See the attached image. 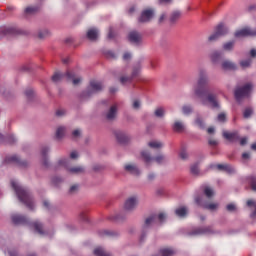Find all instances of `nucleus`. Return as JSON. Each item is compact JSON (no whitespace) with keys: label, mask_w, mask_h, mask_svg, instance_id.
Segmentation results:
<instances>
[{"label":"nucleus","mask_w":256,"mask_h":256,"mask_svg":"<svg viewBox=\"0 0 256 256\" xmlns=\"http://www.w3.org/2000/svg\"><path fill=\"white\" fill-rule=\"evenodd\" d=\"M25 95L28 99H31L34 96V91L32 89H28L25 91Z\"/></svg>","instance_id":"603ef678"},{"label":"nucleus","mask_w":256,"mask_h":256,"mask_svg":"<svg viewBox=\"0 0 256 256\" xmlns=\"http://www.w3.org/2000/svg\"><path fill=\"white\" fill-rule=\"evenodd\" d=\"M209 83V77L205 70H199L197 84L194 87V94L200 99L202 105L210 103L212 108H219L217 96L215 94H207L206 86Z\"/></svg>","instance_id":"f257e3e1"},{"label":"nucleus","mask_w":256,"mask_h":256,"mask_svg":"<svg viewBox=\"0 0 256 256\" xmlns=\"http://www.w3.org/2000/svg\"><path fill=\"white\" fill-rule=\"evenodd\" d=\"M217 120L219 122H225L226 121V114L225 113H221L217 116Z\"/></svg>","instance_id":"864d4df0"},{"label":"nucleus","mask_w":256,"mask_h":256,"mask_svg":"<svg viewBox=\"0 0 256 256\" xmlns=\"http://www.w3.org/2000/svg\"><path fill=\"white\" fill-rule=\"evenodd\" d=\"M65 77L67 78L68 81H73L74 85H78L82 81V79L80 77L75 78V74L70 71H68L66 74L56 72L52 77V81L54 83H58V82L62 81Z\"/></svg>","instance_id":"20e7f679"},{"label":"nucleus","mask_w":256,"mask_h":256,"mask_svg":"<svg viewBox=\"0 0 256 256\" xmlns=\"http://www.w3.org/2000/svg\"><path fill=\"white\" fill-rule=\"evenodd\" d=\"M104 86L100 81L92 80L89 87L85 92L82 93L81 98L86 99L91 97L93 94L99 93L103 90Z\"/></svg>","instance_id":"7ed1b4c3"},{"label":"nucleus","mask_w":256,"mask_h":256,"mask_svg":"<svg viewBox=\"0 0 256 256\" xmlns=\"http://www.w3.org/2000/svg\"><path fill=\"white\" fill-rule=\"evenodd\" d=\"M218 207H219V204H217V203H210V204H205V205H204V208H205V209L211 210V211L217 210Z\"/></svg>","instance_id":"e433bc0d"},{"label":"nucleus","mask_w":256,"mask_h":256,"mask_svg":"<svg viewBox=\"0 0 256 256\" xmlns=\"http://www.w3.org/2000/svg\"><path fill=\"white\" fill-rule=\"evenodd\" d=\"M58 165L65 167L72 174H82V173L85 172V168L82 167V166L68 168V165H69V160L68 159L59 160Z\"/></svg>","instance_id":"6e6552de"},{"label":"nucleus","mask_w":256,"mask_h":256,"mask_svg":"<svg viewBox=\"0 0 256 256\" xmlns=\"http://www.w3.org/2000/svg\"><path fill=\"white\" fill-rule=\"evenodd\" d=\"M190 172L191 174L193 175H198L200 170H199V167H198V164H194L190 167Z\"/></svg>","instance_id":"79ce46f5"},{"label":"nucleus","mask_w":256,"mask_h":256,"mask_svg":"<svg viewBox=\"0 0 256 256\" xmlns=\"http://www.w3.org/2000/svg\"><path fill=\"white\" fill-rule=\"evenodd\" d=\"M156 219H157V216H156V215H152V216L146 218V221H145V223H144V226L148 227V226H150L151 224L156 223Z\"/></svg>","instance_id":"473e14b6"},{"label":"nucleus","mask_w":256,"mask_h":256,"mask_svg":"<svg viewBox=\"0 0 256 256\" xmlns=\"http://www.w3.org/2000/svg\"><path fill=\"white\" fill-rule=\"evenodd\" d=\"M175 213H176V216L180 218H184L188 214V210L186 207H180L176 209Z\"/></svg>","instance_id":"a878e982"},{"label":"nucleus","mask_w":256,"mask_h":256,"mask_svg":"<svg viewBox=\"0 0 256 256\" xmlns=\"http://www.w3.org/2000/svg\"><path fill=\"white\" fill-rule=\"evenodd\" d=\"M180 158H182L183 160L187 159L188 158L187 152L186 151L180 152Z\"/></svg>","instance_id":"13d9d810"},{"label":"nucleus","mask_w":256,"mask_h":256,"mask_svg":"<svg viewBox=\"0 0 256 256\" xmlns=\"http://www.w3.org/2000/svg\"><path fill=\"white\" fill-rule=\"evenodd\" d=\"M17 30L14 27H3L0 29V39L8 35H16Z\"/></svg>","instance_id":"2eb2a0df"},{"label":"nucleus","mask_w":256,"mask_h":256,"mask_svg":"<svg viewBox=\"0 0 256 256\" xmlns=\"http://www.w3.org/2000/svg\"><path fill=\"white\" fill-rule=\"evenodd\" d=\"M234 45H235L234 41L227 42V43L223 44V49L225 51H231L234 48Z\"/></svg>","instance_id":"c9c22d12"},{"label":"nucleus","mask_w":256,"mask_h":256,"mask_svg":"<svg viewBox=\"0 0 256 256\" xmlns=\"http://www.w3.org/2000/svg\"><path fill=\"white\" fill-rule=\"evenodd\" d=\"M222 135H223V137L225 139H227L230 142H235V141H239L240 140L238 132L230 133V132L224 131L222 133Z\"/></svg>","instance_id":"a211bd4d"},{"label":"nucleus","mask_w":256,"mask_h":256,"mask_svg":"<svg viewBox=\"0 0 256 256\" xmlns=\"http://www.w3.org/2000/svg\"><path fill=\"white\" fill-rule=\"evenodd\" d=\"M222 58V54L220 52L214 51L210 55V59L213 64H217Z\"/></svg>","instance_id":"393cba45"},{"label":"nucleus","mask_w":256,"mask_h":256,"mask_svg":"<svg viewBox=\"0 0 256 256\" xmlns=\"http://www.w3.org/2000/svg\"><path fill=\"white\" fill-rule=\"evenodd\" d=\"M99 36V31L96 28H92L87 32V38L91 41H96Z\"/></svg>","instance_id":"412c9836"},{"label":"nucleus","mask_w":256,"mask_h":256,"mask_svg":"<svg viewBox=\"0 0 256 256\" xmlns=\"http://www.w3.org/2000/svg\"><path fill=\"white\" fill-rule=\"evenodd\" d=\"M79 186L78 185H73L71 188H70V193L73 194L75 193L77 190H78Z\"/></svg>","instance_id":"4d7b16f0"},{"label":"nucleus","mask_w":256,"mask_h":256,"mask_svg":"<svg viewBox=\"0 0 256 256\" xmlns=\"http://www.w3.org/2000/svg\"><path fill=\"white\" fill-rule=\"evenodd\" d=\"M80 136V131L79 130H75L74 132H73V137L74 138H77V137H79Z\"/></svg>","instance_id":"338daca9"},{"label":"nucleus","mask_w":256,"mask_h":256,"mask_svg":"<svg viewBox=\"0 0 256 256\" xmlns=\"http://www.w3.org/2000/svg\"><path fill=\"white\" fill-rule=\"evenodd\" d=\"M148 146H150V148L158 149V148H162L163 144L161 142L152 141L148 143Z\"/></svg>","instance_id":"ea45409f"},{"label":"nucleus","mask_w":256,"mask_h":256,"mask_svg":"<svg viewBox=\"0 0 256 256\" xmlns=\"http://www.w3.org/2000/svg\"><path fill=\"white\" fill-rule=\"evenodd\" d=\"M141 155L142 159H144V162H146V164H149L153 160L156 161V163L158 164H163L167 161V158L164 155H158L155 158H152L151 154L148 151H142Z\"/></svg>","instance_id":"0eeeda50"},{"label":"nucleus","mask_w":256,"mask_h":256,"mask_svg":"<svg viewBox=\"0 0 256 256\" xmlns=\"http://www.w3.org/2000/svg\"><path fill=\"white\" fill-rule=\"evenodd\" d=\"M70 157L72 159H76V158H78V153L76 151H74V152L71 153Z\"/></svg>","instance_id":"69168bd1"},{"label":"nucleus","mask_w":256,"mask_h":256,"mask_svg":"<svg viewBox=\"0 0 256 256\" xmlns=\"http://www.w3.org/2000/svg\"><path fill=\"white\" fill-rule=\"evenodd\" d=\"M6 141L9 144H13L16 142V139L13 135H10L8 137H4L2 134H0V142Z\"/></svg>","instance_id":"c85d7f7f"},{"label":"nucleus","mask_w":256,"mask_h":256,"mask_svg":"<svg viewBox=\"0 0 256 256\" xmlns=\"http://www.w3.org/2000/svg\"><path fill=\"white\" fill-rule=\"evenodd\" d=\"M141 107V103L139 100H134V103H132V108H134V110H138Z\"/></svg>","instance_id":"3c124183"},{"label":"nucleus","mask_w":256,"mask_h":256,"mask_svg":"<svg viewBox=\"0 0 256 256\" xmlns=\"http://www.w3.org/2000/svg\"><path fill=\"white\" fill-rule=\"evenodd\" d=\"M181 17V13L179 11H176L172 13V16H170V22L174 23Z\"/></svg>","instance_id":"58836bf2"},{"label":"nucleus","mask_w":256,"mask_h":256,"mask_svg":"<svg viewBox=\"0 0 256 256\" xmlns=\"http://www.w3.org/2000/svg\"><path fill=\"white\" fill-rule=\"evenodd\" d=\"M227 211L232 212L236 210V206L234 204H228L226 206Z\"/></svg>","instance_id":"5fc2aeb1"},{"label":"nucleus","mask_w":256,"mask_h":256,"mask_svg":"<svg viewBox=\"0 0 256 256\" xmlns=\"http://www.w3.org/2000/svg\"><path fill=\"white\" fill-rule=\"evenodd\" d=\"M49 35H50V32L48 30H43V31L39 32L38 37L40 39H44V38L48 37Z\"/></svg>","instance_id":"49530a36"},{"label":"nucleus","mask_w":256,"mask_h":256,"mask_svg":"<svg viewBox=\"0 0 256 256\" xmlns=\"http://www.w3.org/2000/svg\"><path fill=\"white\" fill-rule=\"evenodd\" d=\"M48 152H49V148L48 147H43L42 150H41V154H42V157L44 158V165L45 166H48V161L46 159V156H47Z\"/></svg>","instance_id":"f704fd0d"},{"label":"nucleus","mask_w":256,"mask_h":256,"mask_svg":"<svg viewBox=\"0 0 256 256\" xmlns=\"http://www.w3.org/2000/svg\"><path fill=\"white\" fill-rule=\"evenodd\" d=\"M221 68L225 71H234L237 69V65L228 60H225L221 63Z\"/></svg>","instance_id":"6ab92c4d"},{"label":"nucleus","mask_w":256,"mask_h":256,"mask_svg":"<svg viewBox=\"0 0 256 256\" xmlns=\"http://www.w3.org/2000/svg\"><path fill=\"white\" fill-rule=\"evenodd\" d=\"M137 198L136 197H130L128 200H126V203H124V209L126 211H131L137 206Z\"/></svg>","instance_id":"4468645a"},{"label":"nucleus","mask_w":256,"mask_h":256,"mask_svg":"<svg viewBox=\"0 0 256 256\" xmlns=\"http://www.w3.org/2000/svg\"><path fill=\"white\" fill-rule=\"evenodd\" d=\"M32 226L34 227L35 231L38 232L40 235L45 234V232L43 231V225L36 221L34 223H32Z\"/></svg>","instance_id":"cd10ccee"},{"label":"nucleus","mask_w":256,"mask_h":256,"mask_svg":"<svg viewBox=\"0 0 256 256\" xmlns=\"http://www.w3.org/2000/svg\"><path fill=\"white\" fill-rule=\"evenodd\" d=\"M113 233L112 232H110V231H108V230H101V231H99V235L101 236V237H104V236H111Z\"/></svg>","instance_id":"8fccbe9b"},{"label":"nucleus","mask_w":256,"mask_h":256,"mask_svg":"<svg viewBox=\"0 0 256 256\" xmlns=\"http://www.w3.org/2000/svg\"><path fill=\"white\" fill-rule=\"evenodd\" d=\"M164 114L165 110L163 108H158L156 111H154V115H156V117H163Z\"/></svg>","instance_id":"c03bdc74"},{"label":"nucleus","mask_w":256,"mask_h":256,"mask_svg":"<svg viewBox=\"0 0 256 256\" xmlns=\"http://www.w3.org/2000/svg\"><path fill=\"white\" fill-rule=\"evenodd\" d=\"M124 61H128L131 59V54L130 53H124V56L122 57Z\"/></svg>","instance_id":"680f3d73"},{"label":"nucleus","mask_w":256,"mask_h":256,"mask_svg":"<svg viewBox=\"0 0 256 256\" xmlns=\"http://www.w3.org/2000/svg\"><path fill=\"white\" fill-rule=\"evenodd\" d=\"M66 129L64 127H59L56 132V137L61 139L65 135Z\"/></svg>","instance_id":"4c0bfd02"},{"label":"nucleus","mask_w":256,"mask_h":256,"mask_svg":"<svg viewBox=\"0 0 256 256\" xmlns=\"http://www.w3.org/2000/svg\"><path fill=\"white\" fill-rule=\"evenodd\" d=\"M216 168L219 171H224V172H227L229 174L235 173V169L233 168V166H231L229 164H218V165H216Z\"/></svg>","instance_id":"aec40b11"},{"label":"nucleus","mask_w":256,"mask_h":256,"mask_svg":"<svg viewBox=\"0 0 256 256\" xmlns=\"http://www.w3.org/2000/svg\"><path fill=\"white\" fill-rule=\"evenodd\" d=\"M115 37L114 32L112 29L108 32V39H113Z\"/></svg>","instance_id":"0e129e2a"},{"label":"nucleus","mask_w":256,"mask_h":256,"mask_svg":"<svg viewBox=\"0 0 256 256\" xmlns=\"http://www.w3.org/2000/svg\"><path fill=\"white\" fill-rule=\"evenodd\" d=\"M5 163H16V164H18L19 166H22V167H26L27 164H28L26 161H21L20 158L16 155L7 157L5 159Z\"/></svg>","instance_id":"ddd939ff"},{"label":"nucleus","mask_w":256,"mask_h":256,"mask_svg":"<svg viewBox=\"0 0 256 256\" xmlns=\"http://www.w3.org/2000/svg\"><path fill=\"white\" fill-rule=\"evenodd\" d=\"M253 89V84L247 83L241 88H237L234 92V96L237 102H240L242 98L249 97Z\"/></svg>","instance_id":"39448f33"},{"label":"nucleus","mask_w":256,"mask_h":256,"mask_svg":"<svg viewBox=\"0 0 256 256\" xmlns=\"http://www.w3.org/2000/svg\"><path fill=\"white\" fill-rule=\"evenodd\" d=\"M38 11H39L38 7H28L25 10V14L26 15H33V14L37 13Z\"/></svg>","instance_id":"72a5a7b5"},{"label":"nucleus","mask_w":256,"mask_h":256,"mask_svg":"<svg viewBox=\"0 0 256 256\" xmlns=\"http://www.w3.org/2000/svg\"><path fill=\"white\" fill-rule=\"evenodd\" d=\"M251 63H252V60H250V59L244 60V61L240 62V66L242 68H248V67H250Z\"/></svg>","instance_id":"a18cd8bd"},{"label":"nucleus","mask_w":256,"mask_h":256,"mask_svg":"<svg viewBox=\"0 0 256 256\" xmlns=\"http://www.w3.org/2000/svg\"><path fill=\"white\" fill-rule=\"evenodd\" d=\"M114 135H116V140L120 143H126L129 140L128 136L121 131L114 132Z\"/></svg>","instance_id":"4be33fe9"},{"label":"nucleus","mask_w":256,"mask_h":256,"mask_svg":"<svg viewBox=\"0 0 256 256\" xmlns=\"http://www.w3.org/2000/svg\"><path fill=\"white\" fill-rule=\"evenodd\" d=\"M203 193L207 198H211L214 196V190L208 186H205L203 189Z\"/></svg>","instance_id":"7c9ffc66"},{"label":"nucleus","mask_w":256,"mask_h":256,"mask_svg":"<svg viewBox=\"0 0 256 256\" xmlns=\"http://www.w3.org/2000/svg\"><path fill=\"white\" fill-rule=\"evenodd\" d=\"M60 181H61L60 178H54V179L52 180V182H53L55 185H57Z\"/></svg>","instance_id":"774afa93"},{"label":"nucleus","mask_w":256,"mask_h":256,"mask_svg":"<svg viewBox=\"0 0 256 256\" xmlns=\"http://www.w3.org/2000/svg\"><path fill=\"white\" fill-rule=\"evenodd\" d=\"M128 41L134 45H139L142 42V35L136 31H132L128 34Z\"/></svg>","instance_id":"f8f14e48"},{"label":"nucleus","mask_w":256,"mask_h":256,"mask_svg":"<svg viewBox=\"0 0 256 256\" xmlns=\"http://www.w3.org/2000/svg\"><path fill=\"white\" fill-rule=\"evenodd\" d=\"M247 142H248V139H247L246 137H244V138L240 139V145H241V146L246 145V144H247Z\"/></svg>","instance_id":"e2e57ef3"},{"label":"nucleus","mask_w":256,"mask_h":256,"mask_svg":"<svg viewBox=\"0 0 256 256\" xmlns=\"http://www.w3.org/2000/svg\"><path fill=\"white\" fill-rule=\"evenodd\" d=\"M193 108L189 105H184V107H182V113H184L185 115H189L190 113H192Z\"/></svg>","instance_id":"37998d69"},{"label":"nucleus","mask_w":256,"mask_h":256,"mask_svg":"<svg viewBox=\"0 0 256 256\" xmlns=\"http://www.w3.org/2000/svg\"><path fill=\"white\" fill-rule=\"evenodd\" d=\"M214 231L212 227H202V228H196L188 233V235L191 236H199V235H206V234H213Z\"/></svg>","instance_id":"9d476101"},{"label":"nucleus","mask_w":256,"mask_h":256,"mask_svg":"<svg viewBox=\"0 0 256 256\" xmlns=\"http://www.w3.org/2000/svg\"><path fill=\"white\" fill-rule=\"evenodd\" d=\"M154 15H155V12L153 9H146L142 11V14H140V18H138V22L148 23L153 19Z\"/></svg>","instance_id":"1a4fd4ad"},{"label":"nucleus","mask_w":256,"mask_h":256,"mask_svg":"<svg viewBox=\"0 0 256 256\" xmlns=\"http://www.w3.org/2000/svg\"><path fill=\"white\" fill-rule=\"evenodd\" d=\"M106 57H108V58H115V53L112 52V51H108V52H106Z\"/></svg>","instance_id":"052dcab7"},{"label":"nucleus","mask_w":256,"mask_h":256,"mask_svg":"<svg viewBox=\"0 0 256 256\" xmlns=\"http://www.w3.org/2000/svg\"><path fill=\"white\" fill-rule=\"evenodd\" d=\"M160 254H162V256H173L175 254V250L172 248H164L160 250Z\"/></svg>","instance_id":"c756f323"},{"label":"nucleus","mask_w":256,"mask_h":256,"mask_svg":"<svg viewBox=\"0 0 256 256\" xmlns=\"http://www.w3.org/2000/svg\"><path fill=\"white\" fill-rule=\"evenodd\" d=\"M173 129L176 132H182L185 129V127L182 122L176 121V122H174Z\"/></svg>","instance_id":"2f4dec72"},{"label":"nucleus","mask_w":256,"mask_h":256,"mask_svg":"<svg viewBox=\"0 0 256 256\" xmlns=\"http://www.w3.org/2000/svg\"><path fill=\"white\" fill-rule=\"evenodd\" d=\"M96 256H112L110 253L106 252L102 247H97L94 250Z\"/></svg>","instance_id":"bb28decb"},{"label":"nucleus","mask_w":256,"mask_h":256,"mask_svg":"<svg viewBox=\"0 0 256 256\" xmlns=\"http://www.w3.org/2000/svg\"><path fill=\"white\" fill-rule=\"evenodd\" d=\"M166 219V215L164 213L158 214V220L162 223Z\"/></svg>","instance_id":"6e6d98bb"},{"label":"nucleus","mask_w":256,"mask_h":256,"mask_svg":"<svg viewBox=\"0 0 256 256\" xmlns=\"http://www.w3.org/2000/svg\"><path fill=\"white\" fill-rule=\"evenodd\" d=\"M234 36L237 38L256 36V30H251L250 28H243L241 30L236 31Z\"/></svg>","instance_id":"9b49d317"},{"label":"nucleus","mask_w":256,"mask_h":256,"mask_svg":"<svg viewBox=\"0 0 256 256\" xmlns=\"http://www.w3.org/2000/svg\"><path fill=\"white\" fill-rule=\"evenodd\" d=\"M140 70H141V67H136V68H134V70H132V76H130V77L122 76V77H120V83L125 84L127 82H131L132 79L135 78L139 74Z\"/></svg>","instance_id":"dca6fc26"},{"label":"nucleus","mask_w":256,"mask_h":256,"mask_svg":"<svg viewBox=\"0 0 256 256\" xmlns=\"http://www.w3.org/2000/svg\"><path fill=\"white\" fill-rule=\"evenodd\" d=\"M124 169L134 175L140 174L139 169L133 164H126V166H124Z\"/></svg>","instance_id":"b1692460"},{"label":"nucleus","mask_w":256,"mask_h":256,"mask_svg":"<svg viewBox=\"0 0 256 256\" xmlns=\"http://www.w3.org/2000/svg\"><path fill=\"white\" fill-rule=\"evenodd\" d=\"M66 114V111L65 110H58L57 112H56V115L58 116V117H62V116H64Z\"/></svg>","instance_id":"bf43d9fd"},{"label":"nucleus","mask_w":256,"mask_h":256,"mask_svg":"<svg viewBox=\"0 0 256 256\" xmlns=\"http://www.w3.org/2000/svg\"><path fill=\"white\" fill-rule=\"evenodd\" d=\"M117 115V106L110 107V110H108V113H106V119L108 120H114Z\"/></svg>","instance_id":"5701e85b"},{"label":"nucleus","mask_w":256,"mask_h":256,"mask_svg":"<svg viewBox=\"0 0 256 256\" xmlns=\"http://www.w3.org/2000/svg\"><path fill=\"white\" fill-rule=\"evenodd\" d=\"M12 188L15 190L20 202L24 203L29 209H34V202L30 192L20 186L16 181H11Z\"/></svg>","instance_id":"f03ea898"},{"label":"nucleus","mask_w":256,"mask_h":256,"mask_svg":"<svg viewBox=\"0 0 256 256\" xmlns=\"http://www.w3.org/2000/svg\"><path fill=\"white\" fill-rule=\"evenodd\" d=\"M252 114H253V110L250 108H247L243 112V117L247 119V118L251 117Z\"/></svg>","instance_id":"de8ad7c7"},{"label":"nucleus","mask_w":256,"mask_h":256,"mask_svg":"<svg viewBox=\"0 0 256 256\" xmlns=\"http://www.w3.org/2000/svg\"><path fill=\"white\" fill-rule=\"evenodd\" d=\"M250 186L253 191H256V178L250 177Z\"/></svg>","instance_id":"09e8293b"},{"label":"nucleus","mask_w":256,"mask_h":256,"mask_svg":"<svg viewBox=\"0 0 256 256\" xmlns=\"http://www.w3.org/2000/svg\"><path fill=\"white\" fill-rule=\"evenodd\" d=\"M195 125H197L200 129H204L205 128L204 121L200 117H197L195 119Z\"/></svg>","instance_id":"a19ab883"},{"label":"nucleus","mask_w":256,"mask_h":256,"mask_svg":"<svg viewBox=\"0 0 256 256\" xmlns=\"http://www.w3.org/2000/svg\"><path fill=\"white\" fill-rule=\"evenodd\" d=\"M228 33V28L223 24H219L215 27V31L208 37L209 42L217 41L221 36H225Z\"/></svg>","instance_id":"423d86ee"},{"label":"nucleus","mask_w":256,"mask_h":256,"mask_svg":"<svg viewBox=\"0 0 256 256\" xmlns=\"http://www.w3.org/2000/svg\"><path fill=\"white\" fill-rule=\"evenodd\" d=\"M12 221L14 224L18 225V224H29L28 219L25 216L22 215H18V214H14L12 215Z\"/></svg>","instance_id":"f3484780"}]
</instances>
